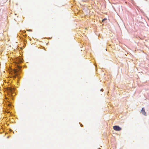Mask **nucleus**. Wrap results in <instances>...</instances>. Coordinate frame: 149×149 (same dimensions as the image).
I'll use <instances>...</instances> for the list:
<instances>
[{
    "label": "nucleus",
    "instance_id": "nucleus-11",
    "mask_svg": "<svg viewBox=\"0 0 149 149\" xmlns=\"http://www.w3.org/2000/svg\"><path fill=\"white\" fill-rule=\"evenodd\" d=\"M102 89H101V91H102Z\"/></svg>",
    "mask_w": 149,
    "mask_h": 149
},
{
    "label": "nucleus",
    "instance_id": "nucleus-7",
    "mask_svg": "<svg viewBox=\"0 0 149 149\" xmlns=\"http://www.w3.org/2000/svg\"><path fill=\"white\" fill-rule=\"evenodd\" d=\"M104 19H103L102 20V22H103V21H104Z\"/></svg>",
    "mask_w": 149,
    "mask_h": 149
},
{
    "label": "nucleus",
    "instance_id": "nucleus-8",
    "mask_svg": "<svg viewBox=\"0 0 149 149\" xmlns=\"http://www.w3.org/2000/svg\"><path fill=\"white\" fill-rule=\"evenodd\" d=\"M10 106V104H9L8 105V106Z\"/></svg>",
    "mask_w": 149,
    "mask_h": 149
},
{
    "label": "nucleus",
    "instance_id": "nucleus-6",
    "mask_svg": "<svg viewBox=\"0 0 149 149\" xmlns=\"http://www.w3.org/2000/svg\"><path fill=\"white\" fill-rule=\"evenodd\" d=\"M104 19H103L102 20V22H103V21H104Z\"/></svg>",
    "mask_w": 149,
    "mask_h": 149
},
{
    "label": "nucleus",
    "instance_id": "nucleus-10",
    "mask_svg": "<svg viewBox=\"0 0 149 149\" xmlns=\"http://www.w3.org/2000/svg\"><path fill=\"white\" fill-rule=\"evenodd\" d=\"M7 113H9V111L7 112Z\"/></svg>",
    "mask_w": 149,
    "mask_h": 149
},
{
    "label": "nucleus",
    "instance_id": "nucleus-2",
    "mask_svg": "<svg viewBox=\"0 0 149 149\" xmlns=\"http://www.w3.org/2000/svg\"><path fill=\"white\" fill-rule=\"evenodd\" d=\"M142 113L144 116L146 115V112L145 111V109L144 108H143L141 111Z\"/></svg>",
    "mask_w": 149,
    "mask_h": 149
},
{
    "label": "nucleus",
    "instance_id": "nucleus-1",
    "mask_svg": "<svg viewBox=\"0 0 149 149\" xmlns=\"http://www.w3.org/2000/svg\"><path fill=\"white\" fill-rule=\"evenodd\" d=\"M113 129L116 131H120L122 128L118 126H114L113 127Z\"/></svg>",
    "mask_w": 149,
    "mask_h": 149
},
{
    "label": "nucleus",
    "instance_id": "nucleus-3",
    "mask_svg": "<svg viewBox=\"0 0 149 149\" xmlns=\"http://www.w3.org/2000/svg\"><path fill=\"white\" fill-rule=\"evenodd\" d=\"M14 73L15 74L16 76H17L18 74V73H17V70L15 69L14 70Z\"/></svg>",
    "mask_w": 149,
    "mask_h": 149
},
{
    "label": "nucleus",
    "instance_id": "nucleus-5",
    "mask_svg": "<svg viewBox=\"0 0 149 149\" xmlns=\"http://www.w3.org/2000/svg\"><path fill=\"white\" fill-rule=\"evenodd\" d=\"M27 31H32L31 30H27Z\"/></svg>",
    "mask_w": 149,
    "mask_h": 149
},
{
    "label": "nucleus",
    "instance_id": "nucleus-4",
    "mask_svg": "<svg viewBox=\"0 0 149 149\" xmlns=\"http://www.w3.org/2000/svg\"><path fill=\"white\" fill-rule=\"evenodd\" d=\"M10 91L11 92H12V91H13V89L12 88H10Z\"/></svg>",
    "mask_w": 149,
    "mask_h": 149
},
{
    "label": "nucleus",
    "instance_id": "nucleus-9",
    "mask_svg": "<svg viewBox=\"0 0 149 149\" xmlns=\"http://www.w3.org/2000/svg\"><path fill=\"white\" fill-rule=\"evenodd\" d=\"M18 68H20V67L19 66V67H18Z\"/></svg>",
    "mask_w": 149,
    "mask_h": 149
}]
</instances>
